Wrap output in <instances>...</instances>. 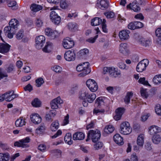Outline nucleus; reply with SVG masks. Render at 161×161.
<instances>
[{
    "label": "nucleus",
    "mask_w": 161,
    "mask_h": 161,
    "mask_svg": "<svg viewBox=\"0 0 161 161\" xmlns=\"http://www.w3.org/2000/svg\"><path fill=\"white\" fill-rule=\"evenodd\" d=\"M104 14L108 18H112L114 16V14L112 12L105 13Z\"/></svg>",
    "instance_id": "5fc2aeb1"
},
{
    "label": "nucleus",
    "mask_w": 161,
    "mask_h": 161,
    "mask_svg": "<svg viewBox=\"0 0 161 161\" xmlns=\"http://www.w3.org/2000/svg\"><path fill=\"white\" fill-rule=\"evenodd\" d=\"M24 36L23 31L21 30L19 31L16 34V37L18 40H20Z\"/></svg>",
    "instance_id": "8fccbe9b"
},
{
    "label": "nucleus",
    "mask_w": 161,
    "mask_h": 161,
    "mask_svg": "<svg viewBox=\"0 0 161 161\" xmlns=\"http://www.w3.org/2000/svg\"><path fill=\"white\" fill-rule=\"evenodd\" d=\"M64 140L66 143L69 145H71L73 143L72 140L71 134L70 133H67L65 136Z\"/></svg>",
    "instance_id": "c756f323"
},
{
    "label": "nucleus",
    "mask_w": 161,
    "mask_h": 161,
    "mask_svg": "<svg viewBox=\"0 0 161 161\" xmlns=\"http://www.w3.org/2000/svg\"><path fill=\"white\" fill-rule=\"evenodd\" d=\"M31 104L33 106L36 107H40L41 105L40 102L37 98L35 99L32 102Z\"/></svg>",
    "instance_id": "37998d69"
},
{
    "label": "nucleus",
    "mask_w": 161,
    "mask_h": 161,
    "mask_svg": "<svg viewBox=\"0 0 161 161\" xmlns=\"http://www.w3.org/2000/svg\"><path fill=\"white\" fill-rule=\"evenodd\" d=\"M65 59L68 61H74L75 58V54L74 51L69 50L67 51L64 54Z\"/></svg>",
    "instance_id": "f8f14e48"
},
{
    "label": "nucleus",
    "mask_w": 161,
    "mask_h": 161,
    "mask_svg": "<svg viewBox=\"0 0 161 161\" xmlns=\"http://www.w3.org/2000/svg\"><path fill=\"white\" fill-rule=\"evenodd\" d=\"M53 70L55 72L58 73L61 72L62 70V68L59 66L56 65L53 66Z\"/></svg>",
    "instance_id": "bf43d9fd"
},
{
    "label": "nucleus",
    "mask_w": 161,
    "mask_h": 161,
    "mask_svg": "<svg viewBox=\"0 0 161 161\" xmlns=\"http://www.w3.org/2000/svg\"><path fill=\"white\" fill-rule=\"evenodd\" d=\"M114 129V127L112 125H109L105 127L104 131L107 134H110L113 132Z\"/></svg>",
    "instance_id": "72a5a7b5"
},
{
    "label": "nucleus",
    "mask_w": 161,
    "mask_h": 161,
    "mask_svg": "<svg viewBox=\"0 0 161 161\" xmlns=\"http://www.w3.org/2000/svg\"><path fill=\"white\" fill-rule=\"evenodd\" d=\"M98 37V35H96L94 38L91 37L86 40V41L90 43H93Z\"/></svg>",
    "instance_id": "052dcab7"
},
{
    "label": "nucleus",
    "mask_w": 161,
    "mask_h": 161,
    "mask_svg": "<svg viewBox=\"0 0 161 161\" xmlns=\"http://www.w3.org/2000/svg\"><path fill=\"white\" fill-rule=\"evenodd\" d=\"M4 94L5 100L6 101L10 102L17 96L16 94H14V92L12 91L6 92Z\"/></svg>",
    "instance_id": "f3484780"
},
{
    "label": "nucleus",
    "mask_w": 161,
    "mask_h": 161,
    "mask_svg": "<svg viewBox=\"0 0 161 161\" xmlns=\"http://www.w3.org/2000/svg\"><path fill=\"white\" fill-rule=\"evenodd\" d=\"M103 21L101 19L98 17H95L92 20L91 25L92 26H97L102 24Z\"/></svg>",
    "instance_id": "2f4dec72"
},
{
    "label": "nucleus",
    "mask_w": 161,
    "mask_h": 161,
    "mask_svg": "<svg viewBox=\"0 0 161 161\" xmlns=\"http://www.w3.org/2000/svg\"><path fill=\"white\" fill-rule=\"evenodd\" d=\"M76 70L77 71L81 72L78 75V76L80 77H84L91 72L90 69L88 67V63L87 62L79 64L76 67Z\"/></svg>",
    "instance_id": "f03ea898"
},
{
    "label": "nucleus",
    "mask_w": 161,
    "mask_h": 161,
    "mask_svg": "<svg viewBox=\"0 0 161 161\" xmlns=\"http://www.w3.org/2000/svg\"><path fill=\"white\" fill-rule=\"evenodd\" d=\"M140 92L141 95L143 97L147 98L148 97V94L146 92V90L143 88H141L140 90Z\"/></svg>",
    "instance_id": "3c124183"
},
{
    "label": "nucleus",
    "mask_w": 161,
    "mask_h": 161,
    "mask_svg": "<svg viewBox=\"0 0 161 161\" xmlns=\"http://www.w3.org/2000/svg\"><path fill=\"white\" fill-rule=\"evenodd\" d=\"M25 119L23 117H20L17 119L15 122V125L17 127H21L25 125L26 122Z\"/></svg>",
    "instance_id": "cd10ccee"
},
{
    "label": "nucleus",
    "mask_w": 161,
    "mask_h": 161,
    "mask_svg": "<svg viewBox=\"0 0 161 161\" xmlns=\"http://www.w3.org/2000/svg\"><path fill=\"white\" fill-rule=\"evenodd\" d=\"M118 66L122 69H126V64L122 62H119L118 64Z\"/></svg>",
    "instance_id": "69168bd1"
},
{
    "label": "nucleus",
    "mask_w": 161,
    "mask_h": 161,
    "mask_svg": "<svg viewBox=\"0 0 161 161\" xmlns=\"http://www.w3.org/2000/svg\"><path fill=\"white\" fill-rule=\"evenodd\" d=\"M128 28L130 30H135L136 29L135 22H131L129 24L128 26Z\"/></svg>",
    "instance_id": "4d7b16f0"
},
{
    "label": "nucleus",
    "mask_w": 161,
    "mask_h": 161,
    "mask_svg": "<svg viewBox=\"0 0 161 161\" xmlns=\"http://www.w3.org/2000/svg\"><path fill=\"white\" fill-rule=\"evenodd\" d=\"M68 4L65 0H62L60 3V6L62 8L67 7Z\"/></svg>",
    "instance_id": "6e6d98bb"
},
{
    "label": "nucleus",
    "mask_w": 161,
    "mask_h": 161,
    "mask_svg": "<svg viewBox=\"0 0 161 161\" xmlns=\"http://www.w3.org/2000/svg\"><path fill=\"white\" fill-rule=\"evenodd\" d=\"M131 161H138V159L137 157L136 153H133L131 155L130 158Z\"/></svg>",
    "instance_id": "774afa93"
},
{
    "label": "nucleus",
    "mask_w": 161,
    "mask_h": 161,
    "mask_svg": "<svg viewBox=\"0 0 161 161\" xmlns=\"http://www.w3.org/2000/svg\"><path fill=\"white\" fill-rule=\"evenodd\" d=\"M107 73L113 77H116L119 75L120 74V71L118 70L117 68L114 67H104L103 69V73L104 74Z\"/></svg>",
    "instance_id": "20e7f679"
},
{
    "label": "nucleus",
    "mask_w": 161,
    "mask_h": 161,
    "mask_svg": "<svg viewBox=\"0 0 161 161\" xmlns=\"http://www.w3.org/2000/svg\"><path fill=\"white\" fill-rule=\"evenodd\" d=\"M10 46L7 43H0V53L3 54L7 53L9 50Z\"/></svg>",
    "instance_id": "6ab92c4d"
},
{
    "label": "nucleus",
    "mask_w": 161,
    "mask_h": 161,
    "mask_svg": "<svg viewBox=\"0 0 161 161\" xmlns=\"http://www.w3.org/2000/svg\"><path fill=\"white\" fill-rule=\"evenodd\" d=\"M130 32L129 30H122L119 32V36L121 40H127L130 37Z\"/></svg>",
    "instance_id": "dca6fc26"
},
{
    "label": "nucleus",
    "mask_w": 161,
    "mask_h": 161,
    "mask_svg": "<svg viewBox=\"0 0 161 161\" xmlns=\"http://www.w3.org/2000/svg\"><path fill=\"white\" fill-rule=\"evenodd\" d=\"M53 47V43L49 42H47L45 46L43 48L42 50L45 53H49L52 51Z\"/></svg>",
    "instance_id": "bb28decb"
},
{
    "label": "nucleus",
    "mask_w": 161,
    "mask_h": 161,
    "mask_svg": "<svg viewBox=\"0 0 161 161\" xmlns=\"http://www.w3.org/2000/svg\"><path fill=\"white\" fill-rule=\"evenodd\" d=\"M153 81L156 85H158L161 83V74L155 75L153 79Z\"/></svg>",
    "instance_id": "c9c22d12"
},
{
    "label": "nucleus",
    "mask_w": 161,
    "mask_h": 161,
    "mask_svg": "<svg viewBox=\"0 0 161 161\" xmlns=\"http://www.w3.org/2000/svg\"><path fill=\"white\" fill-rule=\"evenodd\" d=\"M85 137V134L82 132H77L75 133L73 136V139L74 140H82Z\"/></svg>",
    "instance_id": "5701e85b"
},
{
    "label": "nucleus",
    "mask_w": 161,
    "mask_h": 161,
    "mask_svg": "<svg viewBox=\"0 0 161 161\" xmlns=\"http://www.w3.org/2000/svg\"><path fill=\"white\" fill-rule=\"evenodd\" d=\"M53 31L50 28H47L45 30V34L46 35L49 37Z\"/></svg>",
    "instance_id": "680f3d73"
},
{
    "label": "nucleus",
    "mask_w": 161,
    "mask_h": 161,
    "mask_svg": "<svg viewBox=\"0 0 161 161\" xmlns=\"http://www.w3.org/2000/svg\"><path fill=\"white\" fill-rule=\"evenodd\" d=\"M89 91L87 89L83 90L79 92L78 98L80 100H85L87 95Z\"/></svg>",
    "instance_id": "b1692460"
},
{
    "label": "nucleus",
    "mask_w": 161,
    "mask_h": 161,
    "mask_svg": "<svg viewBox=\"0 0 161 161\" xmlns=\"http://www.w3.org/2000/svg\"><path fill=\"white\" fill-rule=\"evenodd\" d=\"M149 61L147 59H144L141 61L137 64L136 70L138 72H141L145 70L149 64Z\"/></svg>",
    "instance_id": "0eeeda50"
},
{
    "label": "nucleus",
    "mask_w": 161,
    "mask_h": 161,
    "mask_svg": "<svg viewBox=\"0 0 161 161\" xmlns=\"http://www.w3.org/2000/svg\"><path fill=\"white\" fill-rule=\"evenodd\" d=\"M59 123L58 121L53 122L50 126V128L52 131H55L58 128Z\"/></svg>",
    "instance_id": "4c0bfd02"
},
{
    "label": "nucleus",
    "mask_w": 161,
    "mask_h": 161,
    "mask_svg": "<svg viewBox=\"0 0 161 161\" xmlns=\"http://www.w3.org/2000/svg\"><path fill=\"white\" fill-rule=\"evenodd\" d=\"M43 23V22L40 18H37L35 24L38 27H41Z\"/></svg>",
    "instance_id": "de8ad7c7"
},
{
    "label": "nucleus",
    "mask_w": 161,
    "mask_h": 161,
    "mask_svg": "<svg viewBox=\"0 0 161 161\" xmlns=\"http://www.w3.org/2000/svg\"><path fill=\"white\" fill-rule=\"evenodd\" d=\"M30 8L32 11L36 12L41 10L42 7L40 5L33 4L31 5Z\"/></svg>",
    "instance_id": "473e14b6"
},
{
    "label": "nucleus",
    "mask_w": 161,
    "mask_h": 161,
    "mask_svg": "<svg viewBox=\"0 0 161 161\" xmlns=\"http://www.w3.org/2000/svg\"><path fill=\"white\" fill-rule=\"evenodd\" d=\"M38 148L39 150L41 151H44L46 150V145L43 144H41L38 146Z\"/></svg>",
    "instance_id": "338daca9"
},
{
    "label": "nucleus",
    "mask_w": 161,
    "mask_h": 161,
    "mask_svg": "<svg viewBox=\"0 0 161 161\" xmlns=\"http://www.w3.org/2000/svg\"><path fill=\"white\" fill-rule=\"evenodd\" d=\"M30 139L29 137L19 140V141L15 142L14 144L15 147L26 148L29 147L27 143L30 141Z\"/></svg>",
    "instance_id": "6e6552de"
},
{
    "label": "nucleus",
    "mask_w": 161,
    "mask_h": 161,
    "mask_svg": "<svg viewBox=\"0 0 161 161\" xmlns=\"http://www.w3.org/2000/svg\"><path fill=\"white\" fill-rule=\"evenodd\" d=\"M58 32L55 31L53 30L49 37L51 39H54L56 38L58 36Z\"/></svg>",
    "instance_id": "13d9d810"
},
{
    "label": "nucleus",
    "mask_w": 161,
    "mask_h": 161,
    "mask_svg": "<svg viewBox=\"0 0 161 161\" xmlns=\"http://www.w3.org/2000/svg\"><path fill=\"white\" fill-rule=\"evenodd\" d=\"M152 140L154 143L157 144L160 142L161 139L159 135H156L153 136Z\"/></svg>",
    "instance_id": "ea45409f"
},
{
    "label": "nucleus",
    "mask_w": 161,
    "mask_h": 161,
    "mask_svg": "<svg viewBox=\"0 0 161 161\" xmlns=\"http://www.w3.org/2000/svg\"><path fill=\"white\" fill-rule=\"evenodd\" d=\"M97 107L95 108L93 110V113L96 115H98L103 113L105 112L104 109Z\"/></svg>",
    "instance_id": "f704fd0d"
},
{
    "label": "nucleus",
    "mask_w": 161,
    "mask_h": 161,
    "mask_svg": "<svg viewBox=\"0 0 161 161\" xmlns=\"http://www.w3.org/2000/svg\"><path fill=\"white\" fill-rule=\"evenodd\" d=\"M138 82L140 83L143 84L144 85L150 86L148 81L145 80V78L144 77L140 78L138 80Z\"/></svg>",
    "instance_id": "79ce46f5"
},
{
    "label": "nucleus",
    "mask_w": 161,
    "mask_h": 161,
    "mask_svg": "<svg viewBox=\"0 0 161 161\" xmlns=\"http://www.w3.org/2000/svg\"><path fill=\"white\" fill-rule=\"evenodd\" d=\"M155 110L157 114L158 115H161V106L160 104H157L156 105Z\"/></svg>",
    "instance_id": "c03bdc74"
},
{
    "label": "nucleus",
    "mask_w": 161,
    "mask_h": 161,
    "mask_svg": "<svg viewBox=\"0 0 161 161\" xmlns=\"http://www.w3.org/2000/svg\"><path fill=\"white\" fill-rule=\"evenodd\" d=\"M124 111V109L123 108H117L115 111V114L114 117V119L117 121L120 120Z\"/></svg>",
    "instance_id": "aec40b11"
},
{
    "label": "nucleus",
    "mask_w": 161,
    "mask_h": 161,
    "mask_svg": "<svg viewBox=\"0 0 161 161\" xmlns=\"http://www.w3.org/2000/svg\"><path fill=\"white\" fill-rule=\"evenodd\" d=\"M9 158V155L8 153H0V161H8Z\"/></svg>",
    "instance_id": "e433bc0d"
},
{
    "label": "nucleus",
    "mask_w": 161,
    "mask_h": 161,
    "mask_svg": "<svg viewBox=\"0 0 161 161\" xmlns=\"http://www.w3.org/2000/svg\"><path fill=\"white\" fill-rule=\"evenodd\" d=\"M99 3L100 5V8L102 9H106L108 6L109 3L107 0H100Z\"/></svg>",
    "instance_id": "7c9ffc66"
},
{
    "label": "nucleus",
    "mask_w": 161,
    "mask_h": 161,
    "mask_svg": "<svg viewBox=\"0 0 161 161\" xmlns=\"http://www.w3.org/2000/svg\"><path fill=\"white\" fill-rule=\"evenodd\" d=\"M106 20L105 19H103L102 22V29L104 33H107L108 32V30L106 28Z\"/></svg>",
    "instance_id": "09e8293b"
},
{
    "label": "nucleus",
    "mask_w": 161,
    "mask_h": 161,
    "mask_svg": "<svg viewBox=\"0 0 161 161\" xmlns=\"http://www.w3.org/2000/svg\"><path fill=\"white\" fill-rule=\"evenodd\" d=\"M31 120L35 124L40 123L42 120V119L40 115L37 114H34L31 116Z\"/></svg>",
    "instance_id": "412c9836"
},
{
    "label": "nucleus",
    "mask_w": 161,
    "mask_h": 161,
    "mask_svg": "<svg viewBox=\"0 0 161 161\" xmlns=\"http://www.w3.org/2000/svg\"><path fill=\"white\" fill-rule=\"evenodd\" d=\"M105 98L102 97L97 98L95 101V105L96 107L102 108L104 105Z\"/></svg>",
    "instance_id": "a878e982"
},
{
    "label": "nucleus",
    "mask_w": 161,
    "mask_h": 161,
    "mask_svg": "<svg viewBox=\"0 0 161 161\" xmlns=\"http://www.w3.org/2000/svg\"><path fill=\"white\" fill-rule=\"evenodd\" d=\"M50 17L52 21L55 24L58 25L60 22L61 18L56 12L55 11H52L50 14Z\"/></svg>",
    "instance_id": "9b49d317"
},
{
    "label": "nucleus",
    "mask_w": 161,
    "mask_h": 161,
    "mask_svg": "<svg viewBox=\"0 0 161 161\" xmlns=\"http://www.w3.org/2000/svg\"><path fill=\"white\" fill-rule=\"evenodd\" d=\"M69 116L68 114H67L66 116L64 117L63 121V125H66L69 123Z\"/></svg>",
    "instance_id": "0e129e2a"
},
{
    "label": "nucleus",
    "mask_w": 161,
    "mask_h": 161,
    "mask_svg": "<svg viewBox=\"0 0 161 161\" xmlns=\"http://www.w3.org/2000/svg\"><path fill=\"white\" fill-rule=\"evenodd\" d=\"M45 130V126L43 125H42L39 126L36 129V132L40 134L41 132H43Z\"/></svg>",
    "instance_id": "603ef678"
},
{
    "label": "nucleus",
    "mask_w": 161,
    "mask_h": 161,
    "mask_svg": "<svg viewBox=\"0 0 161 161\" xmlns=\"http://www.w3.org/2000/svg\"><path fill=\"white\" fill-rule=\"evenodd\" d=\"M141 43L143 46H147L150 43V42L149 41H145L144 39H142L141 41Z\"/></svg>",
    "instance_id": "e2e57ef3"
},
{
    "label": "nucleus",
    "mask_w": 161,
    "mask_h": 161,
    "mask_svg": "<svg viewBox=\"0 0 161 161\" xmlns=\"http://www.w3.org/2000/svg\"><path fill=\"white\" fill-rule=\"evenodd\" d=\"M133 93L132 92H128L124 98V101L126 103L128 104L130 102V98L132 97Z\"/></svg>",
    "instance_id": "58836bf2"
},
{
    "label": "nucleus",
    "mask_w": 161,
    "mask_h": 161,
    "mask_svg": "<svg viewBox=\"0 0 161 161\" xmlns=\"http://www.w3.org/2000/svg\"><path fill=\"white\" fill-rule=\"evenodd\" d=\"M45 36L41 35L37 36L36 38L35 47L37 49H41L45 42Z\"/></svg>",
    "instance_id": "9d476101"
},
{
    "label": "nucleus",
    "mask_w": 161,
    "mask_h": 161,
    "mask_svg": "<svg viewBox=\"0 0 161 161\" xmlns=\"http://www.w3.org/2000/svg\"><path fill=\"white\" fill-rule=\"evenodd\" d=\"M19 25V21L15 19H12L9 22V26L5 27L4 32L8 37L10 39L13 37L15 32V30H17Z\"/></svg>",
    "instance_id": "f257e3e1"
},
{
    "label": "nucleus",
    "mask_w": 161,
    "mask_h": 161,
    "mask_svg": "<svg viewBox=\"0 0 161 161\" xmlns=\"http://www.w3.org/2000/svg\"><path fill=\"white\" fill-rule=\"evenodd\" d=\"M100 136L101 133L99 130L97 129L91 130L89 131L86 141L87 142L91 138L93 142H96L100 139Z\"/></svg>",
    "instance_id": "7ed1b4c3"
},
{
    "label": "nucleus",
    "mask_w": 161,
    "mask_h": 161,
    "mask_svg": "<svg viewBox=\"0 0 161 161\" xmlns=\"http://www.w3.org/2000/svg\"><path fill=\"white\" fill-rule=\"evenodd\" d=\"M88 53V50L86 48H85L83 49H82L80 51L79 54L80 56H82L87 54Z\"/></svg>",
    "instance_id": "864d4df0"
},
{
    "label": "nucleus",
    "mask_w": 161,
    "mask_h": 161,
    "mask_svg": "<svg viewBox=\"0 0 161 161\" xmlns=\"http://www.w3.org/2000/svg\"><path fill=\"white\" fill-rule=\"evenodd\" d=\"M160 131H161V128L157 126L152 125L149 128V133L153 136Z\"/></svg>",
    "instance_id": "a211bd4d"
},
{
    "label": "nucleus",
    "mask_w": 161,
    "mask_h": 161,
    "mask_svg": "<svg viewBox=\"0 0 161 161\" xmlns=\"http://www.w3.org/2000/svg\"><path fill=\"white\" fill-rule=\"evenodd\" d=\"M63 103V101L60 97H58L51 102V108L52 109H57L59 108L60 104Z\"/></svg>",
    "instance_id": "2eb2a0df"
},
{
    "label": "nucleus",
    "mask_w": 161,
    "mask_h": 161,
    "mask_svg": "<svg viewBox=\"0 0 161 161\" xmlns=\"http://www.w3.org/2000/svg\"><path fill=\"white\" fill-rule=\"evenodd\" d=\"M36 86L39 87L44 83V81L42 78H39L36 80Z\"/></svg>",
    "instance_id": "49530a36"
},
{
    "label": "nucleus",
    "mask_w": 161,
    "mask_h": 161,
    "mask_svg": "<svg viewBox=\"0 0 161 161\" xmlns=\"http://www.w3.org/2000/svg\"><path fill=\"white\" fill-rule=\"evenodd\" d=\"M16 3L15 1H10L8 3V6L9 7H11L13 9H16L17 7L16 6Z\"/></svg>",
    "instance_id": "a18cd8bd"
},
{
    "label": "nucleus",
    "mask_w": 161,
    "mask_h": 161,
    "mask_svg": "<svg viewBox=\"0 0 161 161\" xmlns=\"http://www.w3.org/2000/svg\"><path fill=\"white\" fill-rule=\"evenodd\" d=\"M127 8H130L132 10L135 12H139L140 11L141 8L137 3V1L135 0L131 3H130L127 6Z\"/></svg>",
    "instance_id": "ddd939ff"
},
{
    "label": "nucleus",
    "mask_w": 161,
    "mask_h": 161,
    "mask_svg": "<svg viewBox=\"0 0 161 161\" xmlns=\"http://www.w3.org/2000/svg\"><path fill=\"white\" fill-rule=\"evenodd\" d=\"M68 27L69 29L72 30L77 28V25L76 23L70 22L68 24Z\"/></svg>",
    "instance_id": "a19ab883"
},
{
    "label": "nucleus",
    "mask_w": 161,
    "mask_h": 161,
    "mask_svg": "<svg viewBox=\"0 0 161 161\" xmlns=\"http://www.w3.org/2000/svg\"><path fill=\"white\" fill-rule=\"evenodd\" d=\"M96 97V95L95 94L90 93L89 92L88 95L87 96L86 100L88 102L91 103L94 100Z\"/></svg>",
    "instance_id": "c85d7f7f"
},
{
    "label": "nucleus",
    "mask_w": 161,
    "mask_h": 161,
    "mask_svg": "<svg viewBox=\"0 0 161 161\" xmlns=\"http://www.w3.org/2000/svg\"><path fill=\"white\" fill-rule=\"evenodd\" d=\"M114 142L119 145H122L124 144L123 139L119 134H115L113 137Z\"/></svg>",
    "instance_id": "4be33fe9"
},
{
    "label": "nucleus",
    "mask_w": 161,
    "mask_h": 161,
    "mask_svg": "<svg viewBox=\"0 0 161 161\" xmlns=\"http://www.w3.org/2000/svg\"><path fill=\"white\" fill-rule=\"evenodd\" d=\"M119 51L125 55H127L130 53L128 44L126 43H121L119 46Z\"/></svg>",
    "instance_id": "4468645a"
},
{
    "label": "nucleus",
    "mask_w": 161,
    "mask_h": 161,
    "mask_svg": "<svg viewBox=\"0 0 161 161\" xmlns=\"http://www.w3.org/2000/svg\"><path fill=\"white\" fill-rule=\"evenodd\" d=\"M145 136L144 134H141L138 136L136 143L138 146L140 147H142L144 143Z\"/></svg>",
    "instance_id": "393cba45"
},
{
    "label": "nucleus",
    "mask_w": 161,
    "mask_h": 161,
    "mask_svg": "<svg viewBox=\"0 0 161 161\" xmlns=\"http://www.w3.org/2000/svg\"><path fill=\"white\" fill-rule=\"evenodd\" d=\"M62 44L64 48L69 49L73 47L75 45V43L74 41L72 38L67 37L63 40Z\"/></svg>",
    "instance_id": "1a4fd4ad"
},
{
    "label": "nucleus",
    "mask_w": 161,
    "mask_h": 161,
    "mask_svg": "<svg viewBox=\"0 0 161 161\" xmlns=\"http://www.w3.org/2000/svg\"><path fill=\"white\" fill-rule=\"evenodd\" d=\"M87 87L92 92H96L98 88V86L96 82L94 80L89 79L86 82Z\"/></svg>",
    "instance_id": "423d86ee"
},
{
    "label": "nucleus",
    "mask_w": 161,
    "mask_h": 161,
    "mask_svg": "<svg viewBox=\"0 0 161 161\" xmlns=\"http://www.w3.org/2000/svg\"><path fill=\"white\" fill-rule=\"evenodd\" d=\"M132 130V128L128 122H123L121 124L119 131L121 134L128 135L131 133Z\"/></svg>",
    "instance_id": "39448f33"
}]
</instances>
